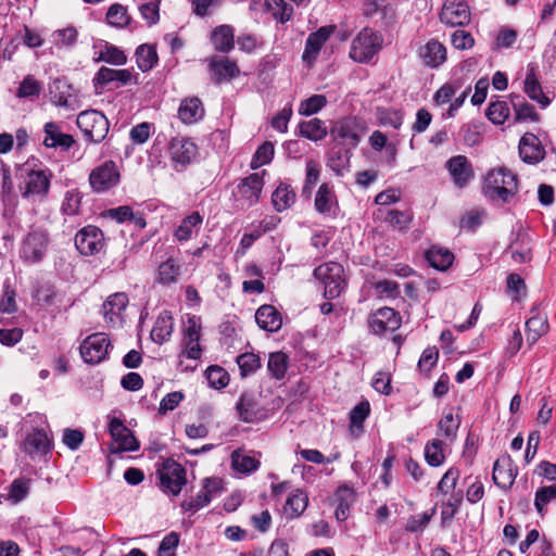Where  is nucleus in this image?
Returning <instances> with one entry per match:
<instances>
[{"label": "nucleus", "instance_id": "23", "mask_svg": "<svg viewBox=\"0 0 556 556\" xmlns=\"http://www.w3.org/2000/svg\"><path fill=\"white\" fill-rule=\"evenodd\" d=\"M169 153L172 161L184 167L197 156L198 148L188 138H173L169 144Z\"/></svg>", "mask_w": 556, "mask_h": 556}, {"label": "nucleus", "instance_id": "56", "mask_svg": "<svg viewBox=\"0 0 556 556\" xmlns=\"http://www.w3.org/2000/svg\"><path fill=\"white\" fill-rule=\"evenodd\" d=\"M237 364L241 376L247 377L261 367V358L254 353H243L237 357Z\"/></svg>", "mask_w": 556, "mask_h": 556}, {"label": "nucleus", "instance_id": "42", "mask_svg": "<svg viewBox=\"0 0 556 556\" xmlns=\"http://www.w3.org/2000/svg\"><path fill=\"white\" fill-rule=\"evenodd\" d=\"M525 91L531 100L540 103L542 108H545L549 104V99L544 94L541 84L535 77L533 68H531L526 76Z\"/></svg>", "mask_w": 556, "mask_h": 556}, {"label": "nucleus", "instance_id": "45", "mask_svg": "<svg viewBox=\"0 0 556 556\" xmlns=\"http://www.w3.org/2000/svg\"><path fill=\"white\" fill-rule=\"evenodd\" d=\"M308 497L302 490H295L286 501L285 513L291 518L299 517L306 509Z\"/></svg>", "mask_w": 556, "mask_h": 556}, {"label": "nucleus", "instance_id": "58", "mask_svg": "<svg viewBox=\"0 0 556 556\" xmlns=\"http://www.w3.org/2000/svg\"><path fill=\"white\" fill-rule=\"evenodd\" d=\"M488 118L496 125H502L509 116V108L505 101H496L490 103L486 110Z\"/></svg>", "mask_w": 556, "mask_h": 556}, {"label": "nucleus", "instance_id": "53", "mask_svg": "<svg viewBox=\"0 0 556 556\" xmlns=\"http://www.w3.org/2000/svg\"><path fill=\"white\" fill-rule=\"evenodd\" d=\"M265 7L281 23L288 22L293 14L292 5L285 0H265Z\"/></svg>", "mask_w": 556, "mask_h": 556}, {"label": "nucleus", "instance_id": "36", "mask_svg": "<svg viewBox=\"0 0 556 556\" xmlns=\"http://www.w3.org/2000/svg\"><path fill=\"white\" fill-rule=\"evenodd\" d=\"M203 223V217L199 212H193L186 216L180 225L175 230V238L178 241H188L191 239L193 232H198Z\"/></svg>", "mask_w": 556, "mask_h": 556}, {"label": "nucleus", "instance_id": "64", "mask_svg": "<svg viewBox=\"0 0 556 556\" xmlns=\"http://www.w3.org/2000/svg\"><path fill=\"white\" fill-rule=\"evenodd\" d=\"M459 478V470L455 467L450 468L438 483V491L447 494L454 490Z\"/></svg>", "mask_w": 556, "mask_h": 556}, {"label": "nucleus", "instance_id": "22", "mask_svg": "<svg viewBox=\"0 0 556 556\" xmlns=\"http://www.w3.org/2000/svg\"><path fill=\"white\" fill-rule=\"evenodd\" d=\"M518 470L513 459L509 455H505L494 463L492 479L498 488L508 490L513 485Z\"/></svg>", "mask_w": 556, "mask_h": 556}, {"label": "nucleus", "instance_id": "61", "mask_svg": "<svg viewBox=\"0 0 556 556\" xmlns=\"http://www.w3.org/2000/svg\"><path fill=\"white\" fill-rule=\"evenodd\" d=\"M41 91V84L31 75H27L20 84L17 96L20 98L38 97Z\"/></svg>", "mask_w": 556, "mask_h": 556}, {"label": "nucleus", "instance_id": "47", "mask_svg": "<svg viewBox=\"0 0 556 556\" xmlns=\"http://www.w3.org/2000/svg\"><path fill=\"white\" fill-rule=\"evenodd\" d=\"M232 468L241 473H251L258 469L260 460L235 451L231 455Z\"/></svg>", "mask_w": 556, "mask_h": 556}, {"label": "nucleus", "instance_id": "27", "mask_svg": "<svg viewBox=\"0 0 556 556\" xmlns=\"http://www.w3.org/2000/svg\"><path fill=\"white\" fill-rule=\"evenodd\" d=\"M314 205L319 214L326 216L334 214L338 201L333 188L328 184L320 185L316 192Z\"/></svg>", "mask_w": 556, "mask_h": 556}, {"label": "nucleus", "instance_id": "20", "mask_svg": "<svg viewBox=\"0 0 556 556\" xmlns=\"http://www.w3.org/2000/svg\"><path fill=\"white\" fill-rule=\"evenodd\" d=\"M75 143L72 135L65 134L62 127L55 122H48L43 126L42 144L50 149L68 151Z\"/></svg>", "mask_w": 556, "mask_h": 556}, {"label": "nucleus", "instance_id": "50", "mask_svg": "<svg viewBox=\"0 0 556 556\" xmlns=\"http://www.w3.org/2000/svg\"><path fill=\"white\" fill-rule=\"evenodd\" d=\"M288 368V356L282 352H274L269 355L267 369L270 375L280 380L285 377Z\"/></svg>", "mask_w": 556, "mask_h": 556}, {"label": "nucleus", "instance_id": "48", "mask_svg": "<svg viewBox=\"0 0 556 556\" xmlns=\"http://www.w3.org/2000/svg\"><path fill=\"white\" fill-rule=\"evenodd\" d=\"M459 426L460 419L454 416L452 412H448L438 422L439 434L453 442L456 439Z\"/></svg>", "mask_w": 556, "mask_h": 556}, {"label": "nucleus", "instance_id": "7", "mask_svg": "<svg viewBox=\"0 0 556 556\" xmlns=\"http://www.w3.org/2000/svg\"><path fill=\"white\" fill-rule=\"evenodd\" d=\"M365 126L356 117H344L336 121L330 128V137L338 144L356 147L361 140Z\"/></svg>", "mask_w": 556, "mask_h": 556}, {"label": "nucleus", "instance_id": "16", "mask_svg": "<svg viewBox=\"0 0 556 556\" xmlns=\"http://www.w3.org/2000/svg\"><path fill=\"white\" fill-rule=\"evenodd\" d=\"M369 327L375 334L395 331L401 325V317L391 307L379 308L368 319Z\"/></svg>", "mask_w": 556, "mask_h": 556}, {"label": "nucleus", "instance_id": "57", "mask_svg": "<svg viewBox=\"0 0 556 556\" xmlns=\"http://www.w3.org/2000/svg\"><path fill=\"white\" fill-rule=\"evenodd\" d=\"M556 500V484L542 486L535 492L534 506L538 513L543 516L548 503Z\"/></svg>", "mask_w": 556, "mask_h": 556}, {"label": "nucleus", "instance_id": "1", "mask_svg": "<svg viewBox=\"0 0 556 556\" xmlns=\"http://www.w3.org/2000/svg\"><path fill=\"white\" fill-rule=\"evenodd\" d=\"M483 194L495 203H508L518 191V178L506 167L490 170L483 182Z\"/></svg>", "mask_w": 556, "mask_h": 556}, {"label": "nucleus", "instance_id": "37", "mask_svg": "<svg viewBox=\"0 0 556 556\" xmlns=\"http://www.w3.org/2000/svg\"><path fill=\"white\" fill-rule=\"evenodd\" d=\"M299 131L302 137L312 141L323 140L328 134L325 123L319 118L301 122L299 124Z\"/></svg>", "mask_w": 556, "mask_h": 556}, {"label": "nucleus", "instance_id": "40", "mask_svg": "<svg viewBox=\"0 0 556 556\" xmlns=\"http://www.w3.org/2000/svg\"><path fill=\"white\" fill-rule=\"evenodd\" d=\"M135 56L139 70L143 73L152 70L159 60L155 48L147 43L136 49Z\"/></svg>", "mask_w": 556, "mask_h": 556}, {"label": "nucleus", "instance_id": "26", "mask_svg": "<svg viewBox=\"0 0 556 556\" xmlns=\"http://www.w3.org/2000/svg\"><path fill=\"white\" fill-rule=\"evenodd\" d=\"M263 185L264 181L260 174H251L238 186V194L248 206H251L258 201Z\"/></svg>", "mask_w": 556, "mask_h": 556}, {"label": "nucleus", "instance_id": "11", "mask_svg": "<svg viewBox=\"0 0 556 556\" xmlns=\"http://www.w3.org/2000/svg\"><path fill=\"white\" fill-rule=\"evenodd\" d=\"M75 245L86 256L98 254L104 248L103 232L96 226H86L76 233Z\"/></svg>", "mask_w": 556, "mask_h": 556}, {"label": "nucleus", "instance_id": "60", "mask_svg": "<svg viewBox=\"0 0 556 556\" xmlns=\"http://www.w3.org/2000/svg\"><path fill=\"white\" fill-rule=\"evenodd\" d=\"M206 379L214 389L225 388L229 383L228 372L219 366H211L206 369Z\"/></svg>", "mask_w": 556, "mask_h": 556}, {"label": "nucleus", "instance_id": "30", "mask_svg": "<svg viewBox=\"0 0 556 556\" xmlns=\"http://www.w3.org/2000/svg\"><path fill=\"white\" fill-rule=\"evenodd\" d=\"M419 55L425 65L438 67L446 60V49L438 40H430L420 48Z\"/></svg>", "mask_w": 556, "mask_h": 556}, {"label": "nucleus", "instance_id": "28", "mask_svg": "<svg viewBox=\"0 0 556 556\" xmlns=\"http://www.w3.org/2000/svg\"><path fill=\"white\" fill-rule=\"evenodd\" d=\"M255 320L260 328L276 332L281 328L282 319L280 313L273 305H262L255 313Z\"/></svg>", "mask_w": 556, "mask_h": 556}, {"label": "nucleus", "instance_id": "62", "mask_svg": "<svg viewBox=\"0 0 556 556\" xmlns=\"http://www.w3.org/2000/svg\"><path fill=\"white\" fill-rule=\"evenodd\" d=\"M141 16L148 21L149 25H154L160 20V0H151L139 4Z\"/></svg>", "mask_w": 556, "mask_h": 556}, {"label": "nucleus", "instance_id": "19", "mask_svg": "<svg viewBox=\"0 0 556 556\" xmlns=\"http://www.w3.org/2000/svg\"><path fill=\"white\" fill-rule=\"evenodd\" d=\"M128 295L125 292H116L110 295L102 305L105 323L110 327L122 326V314L128 305Z\"/></svg>", "mask_w": 556, "mask_h": 556}, {"label": "nucleus", "instance_id": "21", "mask_svg": "<svg viewBox=\"0 0 556 556\" xmlns=\"http://www.w3.org/2000/svg\"><path fill=\"white\" fill-rule=\"evenodd\" d=\"M336 26H323L316 31L308 35L305 43V49L302 55V60L307 64H312L318 56L320 49L324 43L334 33Z\"/></svg>", "mask_w": 556, "mask_h": 556}, {"label": "nucleus", "instance_id": "14", "mask_svg": "<svg viewBox=\"0 0 556 556\" xmlns=\"http://www.w3.org/2000/svg\"><path fill=\"white\" fill-rule=\"evenodd\" d=\"M51 177L52 174L49 170L29 172L25 179L23 198L45 199L49 193Z\"/></svg>", "mask_w": 556, "mask_h": 556}, {"label": "nucleus", "instance_id": "18", "mask_svg": "<svg viewBox=\"0 0 556 556\" xmlns=\"http://www.w3.org/2000/svg\"><path fill=\"white\" fill-rule=\"evenodd\" d=\"M137 77L138 75H134L130 70H113L102 66L93 78V85L97 88L98 86L114 84V88H119L131 81L137 84Z\"/></svg>", "mask_w": 556, "mask_h": 556}, {"label": "nucleus", "instance_id": "17", "mask_svg": "<svg viewBox=\"0 0 556 556\" xmlns=\"http://www.w3.org/2000/svg\"><path fill=\"white\" fill-rule=\"evenodd\" d=\"M445 167L457 188L466 187L475 173L471 163L465 155H455L446 161Z\"/></svg>", "mask_w": 556, "mask_h": 556}, {"label": "nucleus", "instance_id": "10", "mask_svg": "<svg viewBox=\"0 0 556 556\" xmlns=\"http://www.w3.org/2000/svg\"><path fill=\"white\" fill-rule=\"evenodd\" d=\"M119 172L113 161H106L93 168L89 175V184L93 191L104 192L115 187L119 181Z\"/></svg>", "mask_w": 556, "mask_h": 556}, {"label": "nucleus", "instance_id": "46", "mask_svg": "<svg viewBox=\"0 0 556 556\" xmlns=\"http://www.w3.org/2000/svg\"><path fill=\"white\" fill-rule=\"evenodd\" d=\"M30 486L31 479L29 478L14 479L9 486L8 500L13 504L22 502L29 494Z\"/></svg>", "mask_w": 556, "mask_h": 556}, {"label": "nucleus", "instance_id": "33", "mask_svg": "<svg viewBox=\"0 0 556 556\" xmlns=\"http://www.w3.org/2000/svg\"><path fill=\"white\" fill-rule=\"evenodd\" d=\"M174 328V321L170 314L164 311L157 317L152 330L151 339L159 344H162L169 340Z\"/></svg>", "mask_w": 556, "mask_h": 556}, {"label": "nucleus", "instance_id": "9", "mask_svg": "<svg viewBox=\"0 0 556 556\" xmlns=\"http://www.w3.org/2000/svg\"><path fill=\"white\" fill-rule=\"evenodd\" d=\"M109 432L113 440L112 453L135 452L139 448L138 440L119 418L113 417L110 420Z\"/></svg>", "mask_w": 556, "mask_h": 556}, {"label": "nucleus", "instance_id": "5", "mask_svg": "<svg viewBox=\"0 0 556 556\" xmlns=\"http://www.w3.org/2000/svg\"><path fill=\"white\" fill-rule=\"evenodd\" d=\"M76 124L85 137L99 143L108 136L110 124L104 114L97 110H88L78 114Z\"/></svg>", "mask_w": 556, "mask_h": 556}, {"label": "nucleus", "instance_id": "63", "mask_svg": "<svg viewBox=\"0 0 556 556\" xmlns=\"http://www.w3.org/2000/svg\"><path fill=\"white\" fill-rule=\"evenodd\" d=\"M179 544V534L176 532H170L163 538L159 545L157 555L159 556H175L176 548Z\"/></svg>", "mask_w": 556, "mask_h": 556}, {"label": "nucleus", "instance_id": "6", "mask_svg": "<svg viewBox=\"0 0 556 556\" xmlns=\"http://www.w3.org/2000/svg\"><path fill=\"white\" fill-rule=\"evenodd\" d=\"M160 486L165 493L178 495L187 483L186 469L172 458L165 459L157 468Z\"/></svg>", "mask_w": 556, "mask_h": 556}, {"label": "nucleus", "instance_id": "29", "mask_svg": "<svg viewBox=\"0 0 556 556\" xmlns=\"http://www.w3.org/2000/svg\"><path fill=\"white\" fill-rule=\"evenodd\" d=\"M355 500V493L352 488L341 485L337 489L333 497L336 504L334 516L337 520L344 521L350 516V509Z\"/></svg>", "mask_w": 556, "mask_h": 556}, {"label": "nucleus", "instance_id": "8", "mask_svg": "<svg viewBox=\"0 0 556 556\" xmlns=\"http://www.w3.org/2000/svg\"><path fill=\"white\" fill-rule=\"evenodd\" d=\"M110 345V340L105 333H92L80 344V355L87 364H99L105 359Z\"/></svg>", "mask_w": 556, "mask_h": 556}, {"label": "nucleus", "instance_id": "39", "mask_svg": "<svg viewBox=\"0 0 556 556\" xmlns=\"http://www.w3.org/2000/svg\"><path fill=\"white\" fill-rule=\"evenodd\" d=\"M212 42L217 51L229 52L233 48V30L228 25H220L212 33Z\"/></svg>", "mask_w": 556, "mask_h": 556}, {"label": "nucleus", "instance_id": "24", "mask_svg": "<svg viewBox=\"0 0 556 556\" xmlns=\"http://www.w3.org/2000/svg\"><path fill=\"white\" fill-rule=\"evenodd\" d=\"M544 148L540 139L530 132L525 134L519 142V155L528 164H536L544 159Z\"/></svg>", "mask_w": 556, "mask_h": 556}, {"label": "nucleus", "instance_id": "41", "mask_svg": "<svg viewBox=\"0 0 556 556\" xmlns=\"http://www.w3.org/2000/svg\"><path fill=\"white\" fill-rule=\"evenodd\" d=\"M271 202L277 212H282L295 202V192L290 186L280 184L273 192Z\"/></svg>", "mask_w": 556, "mask_h": 556}, {"label": "nucleus", "instance_id": "34", "mask_svg": "<svg viewBox=\"0 0 556 556\" xmlns=\"http://www.w3.org/2000/svg\"><path fill=\"white\" fill-rule=\"evenodd\" d=\"M425 257L431 267L441 271L450 268L454 262V254L450 250L435 245L426 252Z\"/></svg>", "mask_w": 556, "mask_h": 556}, {"label": "nucleus", "instance_id": "35", "mask_svg": "<svg viewBox=\"0 0 556 556\" xmlns=\"http://www.w3.org/2000/svg\"><path fill=\"white\" fill-rule=\"evenodd\" d=\"M51 447V440L43 430H35L27 435L25 441V451L30 455L47 454Z\"/></svg>", "mask_w": 556, "mask_h": 556}, {"label": "nucleus", "instance_id": "54", "mask_svg": "<svg viewBox=\"0 0 556 556\" xmlns=\"http://www.w3.org/2000/svg\"><path fill=\"white\" fill-rule=\"evenodd\" d=\"M327 104V98L324 94H313L303 100L299 108V114L311 116L319 112Z\"/></svg>", "mask_w": 556, "mask_h": 556}, {"label": "nucleus", "instance_id": "13", "mask_svg": "<svg viewBox=\"0 0 556 556\" xmlns=\"http://www.w3.org/2000/svg\"><path fill=\"white\" fill-rule=\"evenodd\" d=\"M51 102L70 111H76L80 106L79 99L73 88L66 80L55 78L49 88Z\"/></svg>", "mask_w": 556, "mask_h": 556}, {"label": "nucleus", "instance_id": "4", "mask_svg": "<svg viewBox=\"0 0 556 556\" xmlns=\"http://www.w3.org/2000/svg\"><path fill=\"white\" fill-rule=\"evenodd\" d=\"M382 42L379 33L366 27L353 39L350 56L358 63H367L382 48Z\"/></svg>", "mask_w": 556, "mask_h": 556}, {"label": "nucleus", "instance_id": "15", "mask_svg": "<svg viewBox=\"0 0 556 556\" xmlns=\"http://www.w3.org/2000/svg\"><path fill=\"white\" fill-rule=\"evenodd\" d=\"M440 21L451 27L469 23V7L463 0H446L440 13Z\"/></svg>", "mask_w": 556, "mask_h": 556}, {"label": "nucleus", "instance_id": "52", "mask_svg": "<svg viewBox=\"0 0 556 556\" xmlns=\"http://www.w3.org/2000/svg\"><path fill=\"white\" fill-rule=\"evenodd\" d=\"M370 405L368 401L359 402L350 413V429L352 433L355 430L363 431V424L369 416Z\"/></svg>", "mask_w": 556, "mask_h": 556}, {"label": "nucleus", "instance_id": "12", "mask_svg": "<svg viewBox=\"0 0 556 556\" xmlns=\"http://www.w3.org/2000/svg\"><path fill=\"white\" fill-rule=\"evenodd\" d=\"M223 490L222 480L218 478H205L203 480L202 489L194 497L181 503V508L186 511L195 513L204 506L208 505L213 497L219 494Z\"/></svg>", "mask_w": 556, "mask_h": 556}, {"label": "nucleus", "instance_id": "44", "mask_svg": "<svg viewBox=\"0 0 556 556\" xmlns=\"http://www.w3.org/2000/svg\"><path fill=\"white\" fill-rule=\"evenodd\" d=\"M527 341L534 344L543 334L548 330V323L546 317L535 315L529 318L526 323Z\"/></svg>", "mask_w": 556, "mask_h": 556}, {"label": "nucleus", "instance_id": "55", "mask_svg": "<svg viewBox=\"0 0 556 556\" xmlns=\"http://www.w3.org/2000/svg\"><path fill=\"white\" fill-rule=\"evenodd\" d=\"M106 20L110 25L122 28L128 25L130 17L124 5L115 3L109 8Z\"/></svg>", "mask_w": 556, "mask_h": 556}, {"label": "nucleus", "instance_id": "59", "mask_svg": "<svg viewBox=\"0 0 556 556\" xmlns=\"http://www.w3.org/2000/svg\"><path fill=\"white\" fill-rule=\"evenodd\" d=\"M274 153H275L274 144L269 141L264 142L263 144H261L257 148V150L252 159L251 167L253 169H255L263 165L268 164L269 162H271V160L274 157Z\"/></svg>", "mask_w": 556, "mask_h": 556}, {"label": "nucleus", "instance_id": "51", "mask_svg": "<svg viewBox=\"0 0 556 556\" xmlns=\"http://www.w3.org/2000/svg\"><path fill=\"white\" fill-rule=\"evenodd\" d=\"M97 61H103L119 66L127 63V56L118 47L106 42L104 48L100 51Z\"/></svg>", "mask_w": 556, "mask_h": 556}, {"label": "nucleus", "instance_id": "49", "mask_svg": "<svg viewBox=\"0 0 556 556\" xmlns=\"http://www.w3.org/2000/svg\"><path fill=\"white\" fill-rule=\"evenodd\" d=\"M180 274V266L174 258H168L159 266L157 281L162 285H170L176 282Z\"/></svg>", "mask_w": 556, "mask_h": 556}, {"label": "nucleus", "instance_id": "25", "mask_svg": "<svg viewBox=\"0 0 556 556\" xmlns=\"http://www.w3.org/2000/svg\"><path fill=\"white\" fill-rule=\"evenodd\" d=\"M239 418L244 422H255L264 417L258 401L252 393H242L236 405Z\"/></svg>", "mask_w": 556, "mask_h": 556}, {"label": "nucleus", "instance_id": "3", "mask_svg": "<svg viewBox=\"0 0 556 556\" xmlns=\"http://www.w3.org/2000/svg\"><path fill=\"white\" fill-rule=\"evenodd\" d=\"M343 266L336 262L319 265L314 269V276L324 285V295L328 300L338 298L345 289Z\"/></svg>", "mask_w": 556, "mask_h": 556}, {"label": "nucleus", "instance_id": "31", "mask_svg": "<svg viewBox=\"0 0 556 556\" xmlns=\"http://www.w3.org/2000/svg\"><path fill=\"white\" fill-rule=\"evenodd\" d=\"M204 115L202 101L198 97L187 98L181 101L178 109V117L185 124H193Z\"/></svg>", "mask_w": 556, "mask_h": 556}, {"label": "nucleus", "instance_id": "2", "mask_svg": "<svg viewBox=\"0 0 556 556\" xmlns=\"http://www.w3.org/2000/svg\"><path fill=\"white\" fill-rule=\"evenodd\" d=\"M50 233L42 227H31L24 236L20 248V257L24 263L41 262L49 250Z\"/></svg>", "mask_w": 556, "mask_h": 556}, {"label": "nucleus", "instance_id": "32", "mask_svg": "<svg viewBox=\"0 0 556 556\" xmlns=\"http://www.w3.org/2000/svg\"><path fill=\"white\" fill-rule=\"evenodd\" d=\"M210 68L213 72L215 83L219 84L229 80L239 75V68L236 62L228 58H212Z\"/></svg>", "mask_w": 556, "mask_h": 556}, {"label": "nucleus", "instance_id": "38", "mask_svg": "<svg viewBox=\"0 0 556 556\" xmlns=\"http://www.w3.org/2000/svg\"><path fill=\"white\" fill-rule=\"evenodd\" d=\"M510 102L513 104L514 111H515V121L516 122H527L532 121L536 122L539 121V115L534 111V108L526 102L525 98L519 94H513L510 97Z\"/></svg>", "mask_w": 556, "mask_h": 556}, {"label": "nucleus", "instance_id": "43", "mask_svg": "<svg viewBox=\"0 0 556 556\" xmlns=\"http://www.w3.org/2000/svg\"><path fill=\"white\" fill-rule=\"evenodd\" d=\"M444 442L432 439L425 446V459L431 467H439L445 462Z\"/></svg>", "mask_w": 556, "mask_h": 556}]
</instances>
